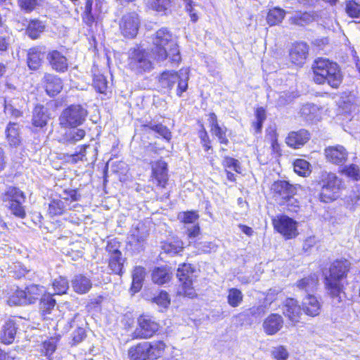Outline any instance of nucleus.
<instances>
[{
    "label": "nucleus",
    "instance_id": "nucleus-1",
    "mask_svg": "<svg viewBox=\"0 0 360 360\" xmlns=\"http://www.w3.org/2000/svg\"><path fill=\"white\" fill-rule=\"evenodd\" d=\"M351 270L352 263L346 258L336 259L330 263L328 274L323 278L324 288L330 298L340 303L346 297L347 278Z\"/></svg>",
    "mask_w": 360,
    "mask_h": 360
},
{
    "label": "nucleus",
    "instance_id": "nucleus-2",
    "mask_svg": "<svg viewBox=\"0 0 360 360\" xmlns=\"http://www.w3.org/2000/svg\"><path fill=\"white\" fill-rule=\"evenodd\" d=\"M312 81L318 85L327 84L338 89L343 81V74L338 63L325 57H317L311 63Z\"/></svg>",
    "mask_w": 360,
    "mask_h": 360
},
{
    "label": "nucleus",
    "instance_id": "nucleus-3",
    "mask_svg": "<svg viewBox=\"0 0 360 360\" xmlns=\"http://www.w3.org/2000/svg\"><path fill=\"white\" fill-rule=\"evenodd\" d=\"M152 53L154 60L162 61L169 58L172 61H180V49L178 37L174 36L167 28L158 30L153 38Z\"/></svg>",
    "mask_w": 360,
    "mask_h": 360
},
{
    "label": "nucleus",
    "instance_id": "nucleus-4",
    "mask_svg": "<svg viewBox=\"0 0 360 360\" xmlns=\"http://www.w3.org/2000/svg\"><path fill=\"white\" fill-rule=\"evenodd\" d=\"M301 188L300 184H292L286 180H276L272 183L269 192L271 198L280 206H285L288 212H297L300 208V202L294 196Z\"/></svg>",
    "mask_w": 360,
    "mask_h": 360
},
{
    "label": "nucleus",
    "instance_id": "nucleus-5",
    "mask_svg": "<svg viewBox=\"0 0 360 360\" xmlns=\"http://www.w3.org/2000/svg\"><path fill=\"white\" fill-rule=\"evenodd\" d=\"M317 184L321 187L318 199L323 203H331L338 200L344 188L343 180L330 172H322Z\"/></svg>",
    "mask_w": 360,
    "mask_h": 360
},
{
    "label": "nucleus",
    "instance_id": "nucleus-6",
    "mask_svg": "<svg viewBox=\"0 0 360 360\" xmlns=\"http://www.w3.org/2000/svg\"><path fill=\"white\" fill-rule=\"evenodd\" d=\"M152 58L154 59L152 51L149 53L141 48L131 49L129 51L128 66L137 73L150 71L153 68Z\"/></svg>",
    "mask_w": 360,
    "mask_h": 360
},
{
    "label": "nucleus",
    "instance_id": "nucleus-7",
    "mask_svg": "<svg viewBox=\"0 0 360 360\" xmlns=\"http://www.w3.org/2000/svg\"><path fill=\"white\" fill-rule=\"evenodd\" d=\"M274 231L281 234L285 240L296 238L298 234L297 222L288 215L280 214L271 219Z\"/></svg>",
    "mask_w": 360,
    "mask_h": 360
},
{
    "label": "nucleus",
    "instance_id": "nucleus-8",
    "mask_svg": "<svg viewBox=\"0 0 360 360\" xmlns=\"http://www.w3.org/2000/svg\"><path fill=\"white\" fill-rule=\"evenodd\" d=\"M87 110L80 105H72L65 109L59 120L60 125L68 127H77L82 124L86 119Z\"/></svg>",
    "mask_w": 360,
    "mask_h": 360
},
{
    "label": "nucleus",
    "instance_id": "nucleus-9",
    "mask_svg": "<svg viewBox=\"0 0 360 360\" xmlns=\"http://www.w3.org/2000/svg\"><path fill=\"white\" fill-rule=\"evenodd\" d=\"M309 53L308 44L297 41L292 44L288 53L289 61L292 65L302 68L306 63Z\"/></svg>",
    "mask_w": 360,
    "mask_h": 360
},
{
    "label": "nucleus",
    "instance_id": "nucleus-10",
    "mask_svg": "<svg viewBox=\"0 0 360 360\" xmlns=\"http://www.w3.org/2000/svg\"><path fill=\"white\" fill-rule=\"evenodd\" d=\"M210 131L220 145L228 146L231 131L224 125L219 124L217 115L211 112L207 115Z\"/></svg>",
    "mask_w": 360,
    "mask_h": 360
},
{
    "label": "nucleus",
    "instance_id": "nucleus-11",
    "mask_svg": "<svg viewBox=\"0 0 360 360\" xmlns=\"http://www.w3.org/2000/svg\"><path fill=\"white\" fill-rule=\"evenodd\" d=\"M139 326L133 333V338L148 339L153 337L159 329V324L148 316H141L138 319Z\"/></svg>",
    "mask_w": 360,
    "mask_h": 360
},
{
    "label": "nucleus",
    "instance_id": "nucleus-12",
    "mask_svg": "<svg viewBox=\"0 0 360 360\" xmlns=\"http://www.w3.org/2000/svg\"><path fill=\"white\" fill-rule=\"evenodd\" d=\"M140 25V19L135 12H130L124 14L120 21V30L121 34L126 38L132 39L138 33Z\"/></svg>",
    "mask_w": 360,
    "mask_h": 360
},
{
    "label": "nucleus",
    "instance_id": "nucleus-13",
    "mask_svg": "<svg viewBox=\"0 0 360 360\" xmlns=\"http://www.w3.org/2000/svg\"><path fill=\"white\" fill-rule=\"evenodd\" d=\"M221 165L227 181L236 184V174H242L243 172L240 161L233 157L225 155L221 160Z\"/></svg>",
    "mask_w": 360,
    "mask_h": 360
},
{
    "label": "nucleus",
    "instance_id": "nucleus-14",
    "mask_svg": "<svg viewBox=\"0 0 360 360\" xmlns=\"http://www.w3.org/2000/svg\"><path fill=\"white\" fill-rule=\"evenodd\" d=\"M302 311L304 315L310 318L319 316L322 312L323 304L321 299L313 294H307L301 302Z\"/></svg>",
    "mask_w": 360,
    "mask_h": 360
},
{
    "label": "nucleus",
    "instance_id": "nucleus-15",
    "mask_svg": "<svg viewBox=\"0 0 360 360\" xmlns=\"http://www.w3.org/2000/svg\"><path fill=\"white\" fill-rule=\"evenodd\" d=\"M311 139V133L306 129L290 131L285 139V144L294 150L304 147Z\"/></svg>",
    "mask_w": 360,
    "mask_h": 360
},
{
    "label": "nucleus",
    "instance_id": "nucleus-16",
    "mask_svg": "<svg viewBox=\"0 0 360 360\" xmlns=\"http://www.w3.org/2000/svg\"><path fill=\"white\" fill-rule=\"evenodd\" d=\"M148 236V231L143 224L139 223L130 231L128 236L129 244L134 247V250L140 251L143 250V245Z\"/></svg>",
    "mask_w": 360,
    "mask_h": 360
},
{
    "label": "nucleus",
    "instance_id": "nucleus-17",
    "mask_svg": "<svg viewBox=\"0 0 360 360\" xmlns=\"http://www.w3.org/2000/svg\"><path fill=\"white\" fill-rule=\"evenodd\" d=\"M283 306L284 316L293 323H298L302 312V304H299L298 300L293 297H287Z\"/></svg>",
    "mask_w": 360,
    "mask_h": 360
},
{
    "label": "nucleus",
    "instance_id": "nucleus-18",
    "mask_svg": "<svg viewBox=\"0 0 360 360\" xmlns=\"http://www.w3.org/2000/svg\"><path fill=\"white\" fill-rule=\"evenodd\" d=\"M152 181L157 186L165 188L168 181L167 165L162 160L152 164Z\"/></svg>",
    "mask_w": 360,
    "mask_h": 360
},
{
    "label": "nucleus",
    "instance_id": "nucleus-19",
    "mask_svg": "<svg viewBox=\"0 0 360 360\" xmlns=\"http://www.w3.org/2000/svg\"><path fill=\"white\" fill-rule=\"evenodd\" d=\"M324 154L328 162L337 165L345 164L348 158L346 149L339 145L327 147Z\"/></svg>",
    "mask_w": 360,
    "mask_h": 360
},
{
    "label": "nucleus",
    "instance_id": "nucleus-20",
    "mask_svg": "<svg viewBox=\"0 0 360 360\" xmlns=\"http://www.w3.org/2000/svg\"><path fill=\"white\" fill-rule=\"evenodd\" d=\"M284 321L281 314L271 313L264 319L262 327L267 335H274L281 330Z\"/></svg>",
    "mask_w": 360,
    "mask_h": 360
},
{
    "label": "nucleus",
    "instance_id": "nucleus-21",
    "mask_svg": "<svg viewBox=\"0 0 360 360\" xmlns=\"http://www.w3.org/2000/svg\"><path fill=\"white\" fill-rule=\"evenodd\" d=\"M46 58L51 68L57 72L63 73L68 69L67 58L57 50L49 51Z\"/></svg>",
    "mask_w": 360,
    "mask_h": 360
},
{
    "label": "nucleus",
    "instance_id": "nucleus-22",
    "mask_svg": "<svg viewBox=\"0 0 360 360\" xmlns=\"http://www.w3.org/2000/svg\"><path fill=\"white\" fill-rule=\"evenodd\" d=\"M42 82L47 94L51 96L60 93L63 88L62 80L52 74H45Z\"/></svg>",
    "mask_w": 360,
    "mask_h": 360
},
{
    "label": "nucleus",
    "instance_id": "nucleus-23",
    "mask_svg": "<svg viewBox=\"0 0 360 360\" xmlns=\"http://www.w3.org/2000/svg\"><path fill=\"white\" fill-rule=\"evenodd\" d=\"M86 132L84 129H77L76 127H70V128L65 129L59 141L64 143L74 144L82 140Z\"/></svg>",
    "mask_w": 360,
    "mask_h": 360
},
{
    "label": "nucleus",
    "instance_id": "nucleus-24",
    "mask_svg": "<svg viewBox=\"0 0 360 360\" xmlns=\"http://www.w3.org/2000/svg\"><path fill=\"white\" fill-rule=\"evenodd\" d=\"M1 199L7 207L12 202H20V201H25V196L20 190L18 188L10 186L1 193Z\"/></svg>",
    "mask_w": 360,
    "mask_h": 360
},
{
    "label": "nucleus",
    "instance_id": "nucleus-25",
    "mask_svg": "<svg viewBox=\"0 0 360 360\" xmlns=\"http://www.w3.org/2000/svg\"><path fill=\"white\" fill-rule=\"evenodd\" d=\"M72 160L77 162L78 160L94 162L97 159V148L94 146H84L78 153L73 154Z\"/></svg>",
    "mask_w": 360,
    "mask_h": 360
},
{
    "label": "nucleus",
    "instance_id": "nucleus-26",
    "mask_svg": "<svg viewBox=\"0 0 360 360\" xmlns=\"http://www.w3.org/2000/svg\"><path fill=\"white\" fill-rule=\"evenodd\" d=\"M17 328L15 323L13 320H8L3 326L0 333V339L1 342L9 345L12 343L15 339Z\"/></svg>",
    "mask_w": 360,
    "mask_h": 360
},
{
    "label": "nucleus",
    "instance_id": "nucleus-27",
    "mask_svg": "<svg viewBox=\"0 0 360 360\" xmlns=\"http://www.w3.org/2000/svg\"><path fill=\"white\" fill-rule=\"evenodd\" d=\"M172 276L171 269L167 266L157 267L152 272V280L158 285H163L169 282Z\"/></svg>",
    "mask_w": 360,
    "mask_h": 360
},
{
    "label": "nucleus",
    "instance_id": "nucleus-28",
    "mask_svg": "<svg viewBox=\"0 0 360 360\" xmlns=\"http://www.w3.org/2000/svg\"><path fill=\"white\" fill-rule=\"evenodd\" d=\"M148 360H155L161 357L165 349V344L161 341L147 342Z\"/></svg>",
    "mask_w": 360,
    "mask_h": 360
},
{
    "label": "nucleus",
    "instance_id": "nucleus-29",
    "mask_svg": "<svg viewBox=\"0 0 360 360\" xmlns=\"http://www.w3.org/2000/svg\"><path fill=\"white\" fill-rule=\"evenodd\" d=\"M285 13V11L278 6L269 9L266 16L267 24L270 27L279 25L284 19Z\"/></svg>",
    "mask_w": 360,
    "mask_h": 360
},
{
    "label": "nucleus",
    "instance_id": "nucleus-30",
    "mask_svg": "<svg viewBox=\"0 0 360 360\" xmlns=\"http://www.w3.org/2000/svg\"><path fill=\"white\" fill-rule=\"evenodd\" d=\"M72 285L76 292L84 294L91 289L92 284L89 278L79 274L76 275L72 280Z\"/></svg>",
    "mask_w": 360,
    "mask_h": 360
},
{
    "label": "nucleus",
    "instance_id": "nucleus-31",
    "mask_svg": "<svg viewBox=\"0 0 360 360\" xmlns=\"http://www.w3.org/2000/svg\"><path fill=\"white\" fill-rule=\"evenodd\" d=\"M49 116L46 109L42 105H37L33 111L32 124L34 127L42 128L46 126Z\"/></svg>",
    "mask_w": 360,
    "mask_h": 360
},
{
    "label": "nucleus",
    "instance_id": "nucleus-32",
    "mask_svg": "<svg viewBox=\"0 0 360 360\" xmlns=\"http://www.w3.org/2000/svg\"><path fill=\"white\" fill-rule=\"evenodd\" d=\"M7 303L10 306H17L26 304V298L23 290H20L18 287H13L8 292Z\"/></svg>",
    "mask_w": 360,
    "mask_h": 360
},
{
    "label": "nucleus",
    "instance_id": "nucleus-33",
    "mask_svg": "<svg viewBox=\"0 0 360 360\" xmlns=\"http://www.w3.org/2000/svg\"><path fill=\"white\" fill-rule=\"evenodd\" d=\"M314 15L310 11H297L290 19V22L295 25L304 26L314 20Z\"/></svg>",
    "mask_w": 360,
    "mask_h": 360
},
{
    "label": "nucleus",
    "instance_id": "nucleus-34",
    "mask_svg": "<svg viewBox=\"0 0 360 360\" xmlns=\"http://www.w3.org/2000/svg\"><path fill=\"white\" fill-rule=\"evenodd\" d=\"M145 269L142 266H136L132 273V284L131 290L136 293L141 289L145 278Z\"/></svg>",
    "mask_w": 360,
    "mask_h": 360
},
{
    "label": "nucleus",
    "instance_id": "nucleus-35",
    "mask_svg": "<svg viewBox=\"0 0 360 360\" xmlns=\"http://www.w3.org/2000/svg\"><path fill=\"white\" fill-rule=\"evenodd\" d=\"M6 138L11 146H18L21 143L19 127L16 123L10 122L6 130Z\"/></svg>",
    "mask_w": 360,
    "mask_h": 360
},
{
    "label": "nucleus",
    "instance_id": "nucleus-36",
    "mask_svg": "<svg viewBox=\"0 0 360 360\" xmlns=\"http://www.w3.org/2000/svg\"><path fill=\"white\" fill-rule=\"evenodd\" d=\"M147 342H143L132 347L129 350L131 360H148Z\"/></svg>",
    "mask_w": 360,
    "mask_h": 360
},
{
    "label": "nucleus",
    "instance_id": "nucleus-37",
    "mask_svg": "<svg viewBox=\"0 0 360 360\" xmlns=\"http://www.w3.org/2000/svg\"><path fill=\"white\" fill-rule=\"evenodd\" d=\"M160 82L163 87L171 88L177 83V91L180 90L179 76L176 72H165L160 77Z\"/></svg>",
    "mask_w": 360,
    "mask_h": 360
},
{
    "label": "nucleus",
    "instance_id": "nucleus-38",
    "mask_svg": "<svg viewBox=\"0 0 360 360\" xmlns=\"http://www.w3.org/2000/svg\"><path fill=\"white\" fill-rule=\"evenodd\" d=\"M227 303L231 307L236 308L241 304L243 301V294L237 288H231L227 291Z\"/></svg>",
    "mask_w": 360,
    "mask_h": 360
},
{
    "label": "nucleus",
    "instance_id": "nucleus-39",
    "mask_svg": "<svg viewBox=\"0 0 360 360\" xmlns=\"http://www.w3.org/2000/svg\"><path fill=\"white\" fill-rule=\"evenodd\" d=\"M195 276L188 275L185 278H181V294L184 297L194 298L197 296L195 290L193 286V282Z\"/></svg>",
    "mask_w": 360,
    "mask_h": 360
},
{
    "label": "nucleus",
    "instance_id": "nucleus-40",
    "mask_svg": "<svg viewBox=\"0 0 360 360\" xmlns=\"http://www.w3.org/2000/svg\"><path fill=\"white\" fill-rule=\"evenodd\" d=\"M294 172L300 176H308L311 173L310 164L308 161L297 158L292 162Z\"/></svg>",
    "mask_w": 360,
    "mask_h": 360
},
{
    "label": "nucleus",
    "instance_id": "nucleus-41",
    "mask_svg": "<svg viewBox=\"0 0 360 360\" xmlns=\"http://www.w3.org/2000/svg\"><path fill=\"white\" fill-rule=\"evenodd\" d=\"M296 286L302 290L316 289L319 285V279L316 276H309L299 279L296 282Z\"/></svg>",
    "mask_w": 360,
    "mask_h": 360
},
{
    "label": "nucleus",
    "instance_id": "nucleus-42",
    "mask_svg": "<svg viewBox=\"0 0 360 360\" xmlns=\"http://www.w3.org/2000/svg\"><path fill=\"white\" fill-rule=\"evenodd\" d=\"M198 136L200 139L202 147L205 152L213 150L212 141L203 123H200V129L198 131Z\"/></svg>",
    "mask_w": 360,
    "mask_h": 360
},
{
    "label": "nucleus",
    "instance_id": "nucleus-43",
    "mask_svg": "<svg viewBox=\"0 0 360 360\" xmlns=\"http://www.w3.org/2000/svg\"><path fill=\"white\" fill-rule=\"evenodd\" d=\"M65 210V202L63 199H53L49 203L48 211L51 217L62 215Z\"/></svg>",
    "mask_w": 360,
    "mask_h": 360
},
{
    "label": "nucleus",
    "instance_id": "nucleus-44",
    "mask_svg": "<svg viewBox=\"0 0 360 360\" xmlns=\"http://www.w3.org/2000/svg\"><path fill=\"white\" fill-rule=\"evenodd\" d=\"M345 11L348 17L359 18H360V4L355 0H346Z\"/></svg>",
    "mask_w": 360,
    "mask_h": 360
},
{
    "label": "nucleus",
    "instance_id": "nucleus-45",
    "mask_svg": "<svg viewBox=\"0 0 360 360\" xmlns=\"http://www.w3.org/2000/svg\"><path fill=\"white\" fill-rule=\"evenodd\" d=\"M44 30V25L39 20H32L30 22L26 32L27 35L32 39H37L39 34Z\"/></svg>",
    "mask_w": 360,
    "mask_h": 360
},
{
    "label": "nucleus",
    "instance_id": "nucleus-46",
    "mask_svg": "<svg viewBox=\"0 0 360 360\" xmlns=\"http://www.w3.org/2000/svg\"><path fill=\"white\" fill-rule=\"evenodd\" d=\"M340 173L345 175L352 181H358L360 180V169L359 166L355 164H350L343 167Z\"/></svg>",
    "mask_w": 360,
    "mask_h": 360
},
{
    "label": "nucleus",
    "instance_id": "nucleus-47",
    "mask_svg": "<svg viewBox=\"0 0 360 360\" xmlns=\"http://www.w3.org/2000/svg\"><path fill=\"white\" fill-rule=\"evenodd\" d=\"M41 54L36 49H30L27 54V65L31 70L38 69L41 63Z\"/></svg>",
    "mask_w": 360,
    "mask_h": 360
},
{
    "label": "nucleus",
    "instance_id": "nucleus-48",
    "mask_svg": "<svg viewBox=\"0 0 360 360\" xmlns=\"http://www.w3.org/2000/svg\"><path fill=\"white\" fill-rule=\"evenodd\" d=\"M124 259L122 256H113L109 257L108 266L112 273L118 275L123 274V264Z\"/></svg>",
    "mask_w": 360,
    "mask_h": 360
},
{
    "label": "nucleus",
    "instance_id": "nucleus-49",
    "mask_svg": "<svg viewBox=\"0 0 360 360\" xmlns=\"http://www.w3.org/2000/svg\"><path fill=\"white\" fill-rule=\"evenodd\" d=\"M55 294L63 295L66 293L69 288V283L68 280L63 276H59L54 279L52 283Z\"/></svg>",
    "mask_w": 360,
    "mask_h": 360
},
{
    "label": "nucleus",
    "instance_id": "nucleus-50",
    "mask_svg": "<svg viewBox=\"0 0 360 360\" xmlns=\"http://www.w3.org/2000/svg\"><path fill=\"white\" fill-rule=\"evenodd\" d=\"M4 112L6 115H9L15 118H18L21 116V111L15 107V99H11L5 97L4 99Z\"/></svg>",
    "mask_w": 360,
    "mask_h": 360
},
{
    "label": "nucleus",
    "instance_id": "nucleus-51",
    "mask_svg": "<svg viewBox=\"0 0 360 360\" xmlns=\"http://www.w3.org/2000/svg\"><path fill=\"white\" fill-rule=\"evenodd\" d=\"M146 129H150L155 131L166 140H169L171 138V133L169 129L161 124H154L150 122L147 124L143 125Z\"/></svg>",
    "mask_w": 360,
    "mask_h": 360
},
{
    "label": "nucleus",
    "instance_id": "nucleus-52",
    "mask_svg": "<svg viewBox=\"0 0 360 360\" xmlns=\"http://www.w3.org/2000/svg\"><path fill=\"white\" fill-rule=\"evenodd\" d=\"M25 292V298H26V304L33 303L38 299L41 294V290L37 285H31L23 290Z\"/></svg>",
    "mask_w": 360,
    "mask_h": 360
},
{
    "label": "nucleus",
    "instance_id": "nucleus-53",
    "mask_svg": "<svg viewBox=\"0 0 360 360\" xmlns=\"http://www.w3.org/2000/svg\"><path fill=\"white\" fill-rule=\"evenodd\" d=\"M360 201V188L356 187L352 190L350 193L346 197L345 202L347 207L354 209L359 206Z\"/></svg>",
    "mask_w": 360,
    "mask_h": 360
},
{
    "label": "nucleus",
    "instance_id": "nucleus-54",
    "mask_svg": "<svg viewBox=\"0 0 360 360\" xmlns=\"http://www.w3.org/2000/svg\"><path fill=\"white\" fill-rule=\"evenodd\" d=\"M271 355L274 360H288L290 356L287 348L283 345L274 347L271 351Z\"/></svg>",
    "mask_w": 360,
    "mask_h": 360
},
{
    "label": "nucleus",
    "instance_id": "nucleus-55",
    "mask_svg": "<svg viewBox=\"0 0 360 360\" xmlns=\"http://www.w3.org/2000/svg\"><path fill=\"white\" fill-rule=\"evenodd\" d=\"M93 0H86L85 10L82 15V20L85 24L91 26L95 21V18L92 14Z\"/></svg>",
    "mask_w": 360,
    "mask_h": 360
},
{
    "label": "nucleus",
    "instance_id": "nucleus-56",
    "mask_svg": "<svg viewBox=\"0 0 360 360\" xmlns=\"http://www.w3.org/2000/svg\"><path fill=\"white\" fill-rule=\"evenodd\" d=\"M25 201H20V202H12L8 205L6 207L11 211V212L16 217L24 219L26 216V212L22 203Z\"/></svg>",
    "mask_w": 360,
    "mask_h": 360
},
{
    "label": "nucleus",
    "instance_id": "nucleus-57",
    "mask_svg": "<svg viewBox=\"0 0 360 360\" xmlns=\"http://www.w3.org/2000/svg\"><path fill=\"white\" fill-rule=\"evenodd\" d=\"M94 86L98 92L105 94L108 88L106 78L103 75H95L94 78Z\"/></svg>",
    "mask_w": 360,
    "mask_h": 360
},
{
    "label": "nucleus",
    "instance_id": "nucleus-58",
    "mask_svg": "<svg viewBox=\"0 0 360 360\" xmlns=\"http://www.w3.org/2000/svg\"><path fill=\"white\" fill-rule=\"evenodd\" d=\"M40 304L42 311L44 314H49L56 305V300L49 295H44L41 300Z\"/></svg>",
    "mask_w": 360,
    "mask_h": 360
},
{
    "label": "nucleus",
    "instance_id": "nucleus-59",
    "mask_svg": "<svg viewBox=\"0 0 360 360\" xmlns=\"http://www.w3.org/2000/svg\"><path fill=\"white\" fill-rule=\"evenodd\" d=\"M172 0H148L149 6L157 11H166L171 4Z\"/></svg>",
    "mask_w": 360,
    "mask_h": 360
},
{
    "label": "nucleus",
    "instance_id": "nucleus-60",
    "mask_svg": "<svg viewBox=\"0 0 360 360\" xmlns=\"http://www.w3.org/2000/svg\"><path fill=\"white\" fill-rule=\"evenodd\" d=\"M318 108L315 105H307L302 108V115L304 118L309 121H314L319 120L318 116L316 115V112Z\"/></svg>",
    "mask_w": 360,
    "mask_h": 360
},
{
    "label": "nucleus",
    "instance_id": "nucleus-61",
    "mask_svg": "<svg viewBox=\"0 0 360 360\" xmlns=\"http://www.w3.org/2000/svg\"><path fill=\"white\" fill-rule=\"evenodd\" d=\"M199 217L200 216L196 210L184 212L181 222L184 224H193L198 220Z\"/></svg>",
    "mask_w": 360,
    "mask_h": 360
},
{
    "label": "nucleus",
    "instance_id": "nucleus-62",
    "mask_svg": "<svg viewBox=\"0 0 360 360\" xmlns=\"http://www.w3.org/2000/svg\"><path fill=\"white\" fill-rule=\"evenodd\" d=\"M56 348V345L54 342L48 340L44 341L42 344L41 350L44 355L50 359L51 356L53 354Z\"/></svg>",
    "mask_w": 360,
    "mask_h": 360
},
{
    "label": "nucleus",
    "instance_id": "nucleus-63",
    "mask_svg": "<svg viewBox=\"0 0 360 360\" xmlns=\"http://www.w3.org/2000/svg\"><path fill=\"white\" fill-rule=\"evenodd\" d=\"M270 143L271 155L276 159H279L283 155L281 145L278 140L269 142Z\"/></svg>",
    "mask_w": 360,
    "mask_h": 360
},
{
    "label": "nucleus",
    "instance_id": "nucleus-64",
    "mask_svg": "<svg viewBox=\"0 0 360 360\" xmlns=\"http://www.w3.org/2000/svg\"><path fill=\"white\" fill-rule=\"evenodd\" d=\"M38 1L39 0H18V3L21 9L31 12L38 5Z\"/></svg>",
    "mask_w": 360,
    "mask_h": 360
}]
</instances>
